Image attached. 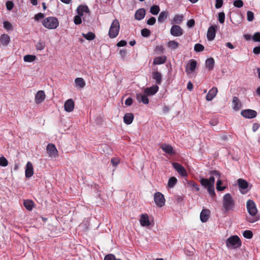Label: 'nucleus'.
<instances>
[{
    "mask_svg": "<svg viewBox=\"0 0 260 260\" xmlns=\"http://www.w3.org/2000/svg\"><path fill=\"white\" fill-rule=\"evenodd\" d=\"M235 206V202L230 193H226L223 197L222 207L225 212L233 211Z\"/></svg>",
    "mask_w": 260,
    "mask_h": 260,
    "instance_id": "f257e3e1",
    "label": "nucleus"
},
{
    "mask_svg": "<svg viewBox=\"0 0 260 260\" xmlns=\"http://www.w3.org/2000/svg\"><path fill=\"white\" fill-rule=\"evenodd\" d=\"M59 21L55 17H48L42 21L43 25L46 28L53 29L56 28L59 26Z\"/></svg>",
    "mask_w": 260,
    "mask_h": 260,
    "instance_id": "f03ea898",
    "label": "nucleus"
},
{
    "mask_svg": "<svg viewBox=\"0 0 260 260\" xmlns=\"http://www.w3.org/2000/svg\"><path fill=\"white\" fill-rule=\"evenodd\" d=\"M225 243L227 247L230 249H236L242 245L240 239L237 235L230 237L226 239Z\"/></svg>",
    "mask_w": 260,
    "mask_h": 260,
    "instance_id": "7ed1b4c3",
    "label": "nucleus"
},
{
    "mask_svg": "<svg viewBox=\"0 0 260 260\" xmlns=\"http://www.w3.org/2000/svg\"><path fill=\"white\" fill-rule=\"evenodd\" d=\"M120 23L118 19H115L112 22L109 28L108 35L111 39L115 38L119 34Z\"/></svg>",
    "mask_w": 260,
    "mask_h": 260,
    "instance_id": "20e7f679",
    "label": "nucleus"
},
{
    "mask_svg": "<svg viewBox=\"0 0 260 260\" xmlns=\"http://www.w3.org/2000/svg\"><path fill=\"white\" fill-rule=\"evenodd\" d=\"M247 212L251 216H255L257 213V209L255 202L252 200H248L246 202Z\"/></svg>",
    "mask_w": 260,
    "mask_h": 260,
    "instance_id": "39448f33",
    "label": "nucleus"
},
{
    "mask_svg": "<svg viewBox=\"0 0 260 260\" xmlns=\"http://www.w3.org/2000/svg\"><path fill=\"white\" fill-rule=\"evenodd\" d=\"M154 200L156 205L159 207H162L165 205V199L164 196L159 192L154 194Z\"/></svg>",
    "mask_w": 260,
    "mask_h": 260,
    "instance_id": "423d86ee",
    "label": "nucleus"
},
{
    "mask_svg": "<svg viewBox=\"0 0 260 260\" xmlns=\"http://www.w3.org/2000/svg\"><path fill=\"white\" fill-rule=\"evenodd\" d=\"M200 183L202 186H204L207 189L208 192L211 197H214L215 196L214 185H209L207 181V179L203 178L201 179Z\"/></svg>",
    "mask_w": 260,
    "mask_h": 260,
    "instance_id": "0eeeda50",
    "label": "nucleus"
},
{
    "mask_svg": "<svg viewBox=\"0 0 260 260\" xmlns=\"http://www.w3.org/2000/svg\"><path fill=\"white\" fill-rule=\"evenodd\" d=\"M197 64V62L196 60L193 59L189 60L185 67V72L187 74L189 75L193 73L196 69Z\"/></svg>",
    "mask_w": 260,
    "mask_h": 260,
    "instance_id": "6e6552de",
    "label": "nucleus"
},
{
    "mask_svg": "<svg viewBox=\"0 0 260 260\" xmlns=\"http://www.w3.org/2000/svg\"><path fill=\"white\" fill-rule=\"evenodd\" d=\"M183 30L178 25H173L170 29V34L174 37H180L183 34Z\"/></svg>",
    "mask_w": 260,
    "mask_h": 260,
    "instance_id": "1a4fd4ad",
    "label": "nucleus"
},
{
    "mask_svg": "<svg viewBox=\"0 0 260 260\" xmlns=\"http://www.w3.org/2000/svg\"><path fill=\"white\" fill-rule=\"evenodd\" d=\"M46 150L50 157H55L58 156V151L53 144H49L47 146Z\"/></svg>",
    "mask_w": 260,
    "mask_h": 260,
    "instance_id": "9d476101",
    "label": "nucleus"
},
{
    "mask_svg": "<svg viewBox=\"0 0 260 260\" xmlns=\"http://www.w3.org/2000/svg\"><path fill=\"white\" fill-rule=\"evenodd\" d=\"M173 168L176 171L182 176L186 177L187 176V174L186 170L178 162H173L172 164Z\"/></svg>",
    "mask_w": 260,
    "mask_h": 260,
    "instance_id": "9b49d317",
    "label": "nucleus"
},
{
    "mask_svg": "<svg viewBox=\"0 0 260 260\" xmlns=\"http://www.w3.org/2000/svg\"><path fill=\"white\" fill-rule=\"evenodd\" d=\"M217 28L216 25H212L208 28L207 33V38L208 41H211L214 39Z\"/></svg>",
    "mask_w": 260,
    "mask_h": 260,
    "instance_id": "f8f14e48",
    "label": "nucleus"
},
{
    "mask_svg": "<svg viewBox=\"0 0 260 260\" xmlns=\"http://www.w3.org/2000/svg\"><path fill=\"white\" fill-rule=\"evenodd\" d=\"M242 116L246 118H253L256 116L257 112L253 110L246 109L241 112Z\"/></svg>",
    "mask_w": 260,
    "mask_h": 260,
    "instance_id": "ddd939ff",
    "label": "nucleus"
},
{
    "mask_svg": "<svg viewBox=\"0 0 260 260\" xmlns=\"http://www.w3.org/2000/svg\"><path fill=\"white\" fill-rule=\"evenodd\" d=\"M34 168L32 163L30 161H28L26 165L25 170V175L26 178H29L32 176L34 175Z\"/></svg>",
    "mask_w": 260,
    "mask_h": 260,
    "instance_id": "4468645a",
    "label": "nucleus"
},
{
    "mask_svg": "<svg viewBox=\"0 0 260 260\" xmlns=\"http://www.w3.org/2000/svg\"><path fill=\"white\" fill-rule=\"evenodd\" d=\"M75 107V103L72 99L67 100L64 105V110L68 112H72Z\"/></svg>",
    "mask_w": 260,
    "mask_h": 260,
    "instance_id": "2eb2a0df",
    "label": "nucleus"
},
{
    "mask_svg": "<svg viewBox=\"0 0 260 260\" xmlns=\"http://www.w3.org/2000/svg\"><path fill=\"white\" fill-rule=\"evenodd\" d=\"M160 148L164 152L170 155H173L175 154V150L170 145L164 143L161 144Z\"/></svg>",
    "mask_w": 260,
    "mask_h": 260,
    "instance_id": "dca6fc26",
    "label": "nucleus"
},
{
    "mask_svg": "<svg viewBox=\"0 0 260 260\" xmlns=\"http://www.w3.org/2000/svg\"><path fill=\"white\" fill-rule=\"evenodd\" d=\"M218 92L217 88L213 87L208 92L206 96V100L207 101H212L213 98L216 95Z\"/></svg>",
    "mask_w": 260,
    "mask_h": 260,
    "instance_id": "f3484780",
    "label": "nucleus"
},
{
    "mask_svg": "<svg viewBox=\"0 0 260 260\" xmlns=\"http://www.w3.org/2000/svg\"><path fill=\"white\" fill-rule=\"evenodd\" d=\"M140 222L142 226H149L151 224V223L149 219L148 214H142L140 217Z\"/></svg>",
    "mask_w": 260,
    "mask_h": 260,
    "instance_id": "a211bd4d",
    "label": "nucleus"
},
{
    "mask_svg": "<svg viewBox=\"0 0 260 260\" xmlns=\"http://www.w3.org/2000/svg\"><path fill=\"white\" fill-rule=\"evenodd\" d=\"M159 87L155 85L150 87H147L144 90L145 94L147 95H152L155 94L158 90Z\"/></svg>",
    "mask_w": 260,
    "mask_h": 260,
    "instance_id": "6ab92c4d",
    "label": "nucleus"
},
{
    "mask_svg": "<svg viewBox=\"0 0 260 260\" xmlns=\"http://www.w3.org/2000/svg\"><path fill=\"white\" fill-rule=\"evenodd\" d=\"M210 174L212 175L213 176H211L209 179H207V181L209 185H214L215 182V178L214 176L218 177V178H220V173L217 171L213 170L210 171Z\"/></svg>",
    "mask_w": 260,
    "mask_h": 260,
    "instance_id": "aec40b11",
    "label": "nucleus"
},
{
    "mask_svg": "<svg viewBox=\"0 0 260 260\" xmlns=\"http://www.w3.org/2000/svg\"><path fill=\"white\" fill-rule=\"evenodd\" d=\"M210 211L209 209H204L200 214V219L202 222H206L209 219Z\"/></svg>",
    "mask_w": 260,
    "mask_h": 260,
    "instance_id": "412c9836",
    "label": "nucleus"
},
{
    "mask_svg": "<svg viewBox=\"0 0 260 260\" xmlns=\"http://www.w3.org/2000/svg\"><path fill=\"white\" fill-rule=\"evenodd\" d=\"M45 93L43 90H39L35 96V102L39 104L41 103L45 99Z\"/></svg>",
    "mask_w": 260,
    "mask_h": 260,
    "instance_id": "4be33fe9",
    "label": "nucleus"
},
{
    "mask_svg": "<svg viewBox=\"0 0 260 260\" xmlns=\"http://www.w3.org/2000/svg\"><path fill=\"white\" fill-rule=\"evenodd\" d=\"M77 12L79 15L83 16L84 12L89 13L90 10L87 6L80 5L77 9Z\"/></svg>",
    "mask_w": 260,
    "mask_h": 260,
    "instance_id": "5701e85b",
    "label": "nucleus"
},
{
    "mask_svg": "<svg viewBox=\"0 0 260 260\" xmlns=\"http://www.w3.org/2000/svg\"><path fill=\"white\" fill-rule=\"evenodd\" d=\"M232 104L233 108L235 111L239 110L242 107V104L240 101L236 96H234L233 98Z\"/></svg>",
    "mask_w": 260,
    "mask_h": 260,
    "instance_id": "b1692460",
    "label": "nucleus"
},
{
    "mask_svg": "<svg viewBox=\"0 0 260 260\" xmlns=\"http://www.w3.org/2000/svg\"><path fill=\"white\" fill-rule=\"evenodd\" d=\"M134 118V116L133 113H127L123 117V121L126 124L128 125L133 122Z\"/></svg>",
    "mask_w": 260,
    "mask_h": 260,
    "instance_id": "393cba45",
    "label": "nucleus"
},
{
    "mask_svg": "<svg viewBox=\"0 0 260 260\" xmlns=\"http://www.w3.org/2000/svg\"><path fill=\"white\" fill-rule=\"evenodd\" d=\"M145 14L146 12L144 9H139L136 12L135 15V19L138 20H141L144 18Z\"/></svg>",
    "mask_w": 260,
    "mask_h": 260,
    "instance_id": "a878e982",
    "label": "nucleus"
},
{
    "mask_svg": "<svg viewBox=\"0 0 260 260\" xmlns=\"http://www.w3.org/2000/svg\"><path fill=\"white\" fill-rule=\"evenodd\" d=\"M10 38L9 36L6 34H3L0 37V43L3 46H7L10 43Z\"/></svg>",
    "mask_w": 260,
    "mask_h": 260,
    "instance_id": "bb28decb",
    "label": "nucleus"
},
{
    "mask_svg": "<svg viewBox=\"0 0 260 260\" xmlns=\"http://www.w3.org/2000/svg\"><path fill=\"white\" fill-rule=\"evenodd\" d=\"M152 78L155 80L157 84H160L161 83L162 76L161 74L157 71L152 73Z\"/></svg>",
    "mask_w": 260,
    "mask_h": 260,
    "instance_id": "cd10ccee",
    "label": "nucleus"
},
{
    "mask_svg": "<svg viewBox=\"0 0 260 260\" xmlns=\"http://www.w3.org/2000/svg\"><path fill=\"white\" fill-rule=\"evenodd\" d=\"M146 94H142L141 93L137 94V99L138 100L142 102L144 104H148L149 103V99Z\"/></svg>",
    "mask_w": 260,
    "mask_h": 260,
    "instance_id": "c85d7f7f",
    "label": "nucleus"
},
{
    "mask_svg": "<svg viewBox=\"0 0 260 260\" xmlns=\"http://www.w3.org/2000/svg\"><path fill=\"white\" fill-rule=\"evenodd\" d=\"M215 61L214 59L212 58H208L206 59L205 64L206 67L209 70H213L214 66Z\"/></svg>",
    "mask_w": 260,
    "mask_h": 260,
    "instance_id": "c756f323",
    "label": "nucleus"
},
{
    "mask_svg": "<svg viewBox=\"0 0 260 260\" xmlns=\"http://www.w3.org/2000/svg\"><path fill=\"white\" fill-rule=\"evenodd\" d=\"M166 56L156 57L153 60V64L155 65L163 64L166 61Z\"/></svg>",
    "mask_w": 260,
    "mask_h": 260,
    "instance_id": "7c9ffc66",
    "label": "nucleus"
},
{
    "mask_svg": "<svg viewBox=\"0 0 260 260\" xmlns=\"http://www.w3.org/2000/svg\"><path fill=\"white\" fill-rule=\"evenodd\" d=\"M75 82L76 86L80 88H84L86 85L85 82L82 78H77L75 80Z\"/></svg>",
    "mask_w": 260,
    "mask_h": 260,
    "instance_id": "2f4dec72",
    "label": "nucleus"
},
{
    "mask_svg": "<svg viewBox=\"0 0 260 260\" xmlns=\"http://www.w3.org/2000/svg\"><path fill=\"white\" fill-rule=\"evenodd\" d=\"M179 46V43L175 40L169 41L167 43L168 47L172 50L176 49L178 48Z\"/></svg>",
    "mask_w": 260,
    "mask_h": 260,
    "instance_id": "473e14b6",
    "label": "nucleus"
},
{
    "mask_svg": "<svg viewBox=\"0 0 260 260\" xmlns=\"http://www.w3.org/2000/svg\"><path fill=\"white\" fill-rule=\"evenodd\" d=\"M23 205L27 210L31 211L34 207V203L31 200H24Z\"/></svg>",
    "mask_w": 260,
    "mask_h": 260,
    "instance_id": "72a5a7b5",
    "label": "nucleus"
},
{
    "mask_svg": "<svg viewBox=\"0 0 260 260\" xmlns=\"http://www.w3.org/2000/svg\"><path fill=\"white\" fill-rule=\"evenodd\" d=\"M239 187L240 189H245L248 187V184L246 181L243 179L238 180Z\"/></svg>",
    "mask_w": 260,
    "mask_h": 260,
    "instance_id": "f704fd0d",
    "label": "nucleus"
},
{
    "mask_svg": "<svg viewBox=\"0 0 260 260\" xmlns=\"http://www.w3.org/2000/svg\"><path fill=\"white\" fill-rule=\"evenodd\" d=\"M167 17L168 13L166 11H162L159 14L157 20L159 22H163Z\"/></svg>",
    "mask_w": 260,
    "mask_h": 260,
    "instance_id": "c9c22d12",
    "label": "nucleus"
},
{
    "mask_svg": "<svg viewBox=\"0 0 260 260\" xmlns=\"http://www.w3.org/2000/svg\"><path fill=\"white\" fill-rule=\"evenodd\" d=\"M184 16L182 14L178 15L176 14L175 15L173 18V21L175 23L180 24L183 20Z\"/></svg>",
    "mask_w": 260,
    "mask_h": 260,
    "instance_id": "e433bc0d",
    "label": "nucleus"
},
{
    "mask_svg": "<svg viewBox=\"0 0 260 260\" xmlns=\"http://www.w3.org/2000/svg\"><path fill=\"white\" fill-rule=\"evenodd\" d=\"M82 36L86 40H89V41L93 40L95 38V35H94V33H93L92 32H88L86 34L83 33Z\"/></svg>",
    "mask_w": 260,
    "mask_h": 260,
    "instance_id": "4c0bfd02",
    "label": "nucleus"
},
{
    "mask_svg": "<svg viewBox=\"0 0 260 260\" xmlns=\"http://www.w3.org/2000/svg\"><path fill=\"white\" fill-rule=\"evenodd\" d=\"M36 59V56L34 55H26L23 57V60L25 62H31L35 61Z\"/></svg>",
    "mask_w": 260,
    "mask_h": 260,
    "instance_id": "58836bf2",
    "label": "nucleus"
},
{
    "mask_svg": "<svg viewBox=\"0 0 260 260\" xmlns=\"http://www.w3.org/2000/svg\"><path fill=\"white\" fill-rule=\"evenodd\" d=\"M177 182V179L175 177L170 178L168 183V186L169 188L173 187Z\"/></svg>",
    "mask_w": 260,
    "mask_h": 260,
    "instance_id": "ea45409f",
    "label": "nucleus"
},
{
    "mask_svg": "<svg viewBox=\"0 0 260 260\" xmlns=\"http://www.w3.org/2000/svg\"><path fill=\"white\" fill-rule=\"evenodd\" d=\"M160 11V9L158 6L157 5H153L150 10V13L153 15H157L158 14Z\"/></svg>",
    "mask_w": 260,
    "mask_h": 260,
    "instance_id": "a19ab883",
    "label": "nucleus"
},
{
    "mask_svg": "<svg viewBox=\"0 0 260 260\" xmlns=\"http://www.w3.org/2000/svg\"><path fill=\"white\" fill-rule=\"evenodd\" d=\"M246 220L250 223H254L259 220V218L255 216H246Z\"/></svg>",
    "mask_w": 260,
    "mask_h": 260,
    "instance_id": "79ce46f5",
    "label": "nucleus"
},
{
    "mask_svg": "<svg viewBox=\"0 0 260 260\" xmlns=\"http://www.w3.org/2000/svg\"><path fill=\"white\" fill-rule=\"evenodd\" d=\"M194 49L196 52H201L204 50V47L203 45L198 43L195 44Z\"/></svg>",
    "mask_w": 260,
    "mask_h": 260,
    "instance_id": "37998d69",
    "label": "nucleus"
},
{
    "mask_svg": "<svg viewBox=\"0 0 260 260\" xmlns=\"http://www.w3.org/2000/svg\"><path fill=\"white\" fill-rule=\"evenodd\" d=\"M151 31L147 28H143L141 30V35L144 37H148L150 35Z\"/></svg>",
    "mask_w": 260,
    "mask_h": 260,
    "instance_id": "c03bdc74",
    "label": "nucleus"
},
{
    "mask_svg": "<svg viewBox=\"0 0 260 260\" xmlns=\"http://www.w3.org/2000/svg\"><path fill=\"white\" fill-rule=\"evenodd\" d=\"M36 47L38 50H42L45 47V44L42 42H38L36 45Z\"/></svg>",
    "mask_w": 260,
    "mask_h": 260,
    "instance_id": "a18cd8bd",
    "label": "nucleus"
},
{
    "mask_svg": "<svg viewBox=\"0 0 260 260\" xmlns=\"http://www.w3.org/2000/svg\"><path fill=\"white\" fill-rule=\"evenodd\" d=\"M243 236L247 239H251L253 236V233L249 230L245 231L243 234Z\"/></svg>",
    "mask_w": 260,
    "mask_h": 260,
    "instance_id": "49530a36",
    "label": "nucleus"
},
{
    "mask_svg": "<svg viewBox=\"0 0 260 260\" xmlns=\"http://www.w3.org/2000/svg\"><path fill=\"white\" fill-rule=\"evenodd\" d=\"M8 164V160L7 159L4 157H0V166L2 167H6Z\"/></svg>",
    "mask_w": 260,
    "mask_h": 260,
    "instance_id": "de8ad7c7",
    "label": "nucleus"
},
{
    "mask_svg": "<svg viewBox=\"0 0 260 260\" xmlns=\"http://www.w3.org/2000/svg\"><path fill=\"white\" fill-rule=\"evenodd\" d=\"M221 184H222V181L220 179H218L217 181V184H216V189L217 190L222 191V190H223L225 188V187H224V186H222V187L221 186Z\"/></svg>",
    "mask_w": 260,
    "mask_h": 260,
    "instance_id": "09e8293b",
    "label": "nucleus"
},
{
    "mask_svg": "<svg viewBox=\"0 0 260 260\" xmlns=\"http://www.w3.org/2000/svg\"><path fill=\"white\" fill-rule=\"evenodd\" d=\"M234 6L237 8H241L243 6V2L242 0H236L234 2Z\"/></svg>",
    "mask_w": 260,
    "mask_h": 260,
    "instance_id": "8fccbe9b",
    "label": "nucleus"
},
{
    "mask_svg": "<svg viewBox=\"0 0 260 260\" xmlns=\"http://www.w3.org/2000/svg\"><path fill=\"white\" fill-rule=\"evenodd\" d=\"M254 19V14L252 12L248 11L247 12V19L248 21H252Z\"/></svg>",
    "mask_w": 260,
    "mask_h": 260,
    "instance_id": "3c124183",
    "label": "nucleus"
},
{
    "mask_svg": "<svg viewBox=\"0 0 260 260\" xmlns=\"http://www.w3.org/2000/svg\"><path fill=\"white\" fill-rule=\"evenodd\" d=\"M225 19V14L223 12H220L218 14V21L220 23H223Z\"/></svg>",
    "mask_w": 260,
    "mask_h": 260,
    "instance_id": "603ef678",
    "label": "nucleus"
},
{
    "mask_svg": "<svg viewBox=\"0 0 260 260\" xmlns=\"http://www.w3.org/2000/svg\"><path fill=\"white\" fill-rule=\"evenodd\" d=\"M81 16L80 15H76L74 18V23L77 24H80L82 23V20L81 18Z\"/></svg>",
    "mask_w": 260,
    "mask_h": 260,
    "instance_id": "864d4df0",
    "label": "nucleus"
},
{
    "mask_svg": "<svg viewBox=\"0 0 260 260\" xmlns=\"http://www.w3.org/2000/svg\"><path fill=\"white\" fill-rule=\"evenodd\" d=\"M4 27L5 29L8 30H11L12 29V25L10 22L8 21H6L4 22Z\"/></svg>",
    "mask_w": 260,
    "mask_h": 260,
    "instance_id": "5fc2aeb1",
    "label": "nucleus"
},
{
    "mask_svg": "<svg viewBox=\"0 0 260 260\" xmlns=\"http://www.w3.org/2000/svg\"><path fill=\"white\" fill-rule=\"evenodd\" d=\"M252 39L254 42H260V32H255L252 36Z\"/></svg>",
    "mask_w": 260,
    "mask_h": 260,
    "instance_id": "6e6d98bb",
    "label": "nucleus"
},
{
    "mask_svg": "<svg viewBox=\"0 0 260 260\" xmlns=\"http://www.w3.org/2000/svg\"><path fill=\"white\" fill-rule=\"evenodd\" d=\"M44 17V14L42 13H39L35 15L34 19L36 21H39V20L43 19Z\"/></svg>",
    "mask_w": 260,
    "mask_h": 260,
    "instance_id": "4d7b16f0",
    "label": "nucleus"
},
{
    "mask_svg": "<svg viewBox=\"0 0 260 260\" xmlns=\"http://www.w3.org/2000/svg\"><path fill=\"white\" fill-rule=\"evenodd\" d=\"M115 256L114 254H108L105 256L104 260H115Z\"/></svg>",
    "mask_w": 260,
    "mask_h": 260,
    "instance_id": "13d9d810",
    "label": "nucleus"
},
{
    "mask_svg": "<svg viewBox=\"0 0 260 260\" xmlns=\"http://www.w3.org/2000/svg\"><path fill=\"white\" fill-rule=\"evenodd\" d=\"M189 184L192 186V187H193L196 191H199L200 190V187H199V185L197 183H196V182L193 181H190L189 182Z\"/></svg>",
    "mask_w": 260,
    "mask_h": 260,
    "instance_id": "bf43d9fd",
    "label": "nucleus"
},
{
    "mask_svg": "<svg viewBox=\"0 0 260 260\" xmlns=\"http://www.w3.org/2000/svg\"><path fill=\"white\" fill-rule=\"evenodd\" d=\"M156 19L154 17H151L150 18H149L147 21V23L148 25H154L155 23Z\"/></svg>",
    "mask_w": 260,
    "mask_h": 260,
    "instance_id": "052dcab7",
    "label": "nucleus"
},
{
    "mask_svg": "<svg viewBox=\"0 0 260 260\" xmlns=\"http://www.w3.org/2000/svg\"><path fill=\"white\" fill-rule=\"evenodd\" d=\"M223 5V0H216L215 8L219 9L222 7Z\"/></svg>",
    "mask_w": 260,
    "mask_h": 260,
    "instance_id": "680f3d73",
    "label": "nucleus"
},
{
    "mask_svg": "<svg viewBox=\"0 0 260 260\" xmlns=\"http://www.w3.org/2000/svg\"><path fill=\"white\" fill-rule=\"evenodd\" d=\"M6 7H7V9L8 10H11L12 9L13 6H14V4H13V3L11 1H8L7 3H6Z\"/></svg>",
    "mask_w": 260,
    "mask_h": 260,
    "instance_id": "e2e57ef3",
    "label": "nucleus"
},
{
    "mask_svg": "<svg viewBox=\"0 0 260 260\" xmlns=\"http://www.w3.org/2000/svg\"><path fill=\"white\" fill-rule=\"evenodd\" d=\"M195 24V21L193 19H190L187 22V25L189 27H192Z\"/></svg>",
    "mask_w": 260,
    "mask_h": 260,
    "instance_id": "0e129e2a",
    "label": "nucleus"
},
{
    "mask_svg": "<svg viewBox=\"0 0 260 260\" xmlns=\"http://www.w3.org/2000/svg\"><path fill=\"white\" fill-rule=\"evenodd\" d=\"M127 44V42L125 40H121L117 43V46L118 47H123L125 46Z\"/></svg>",
    "mask_w": 260,
    "mask_h": 260,
    "instance_id": "69168bd1",
    "label": "nucleus"
},
{
    "mask_svg": "<svg viewBox=\"0 0 260 260\" xmlns=\"http://www.w3.org/2000/svg\"><path fill=\"white\" fill-rule=\"evenodd\" d=\"M133 104V99L131 98H128L125 101V104L129 106Z\"/></svg>",
    "mask_w": 260,
    "mask_h": 260,
    "instance_id": "338daca9",
    "label": "nucleus"
},
{
    "mask_svg": "<svg viewBox=\"0 0 260 260\" xmlns=\"http://www.w3.org/2000/svg\"><path fill=\"white\" fill-rule=\"evenodd\" d=\"M253 53L255 54H258L260 53V46L255 47L254 48L253 50Z\"/></svg>",
    "mask_w": 260,
    "mask_h": 260,
    "instance_id": "774afa93",
    "label": "nucleus"
}]
</instances>
